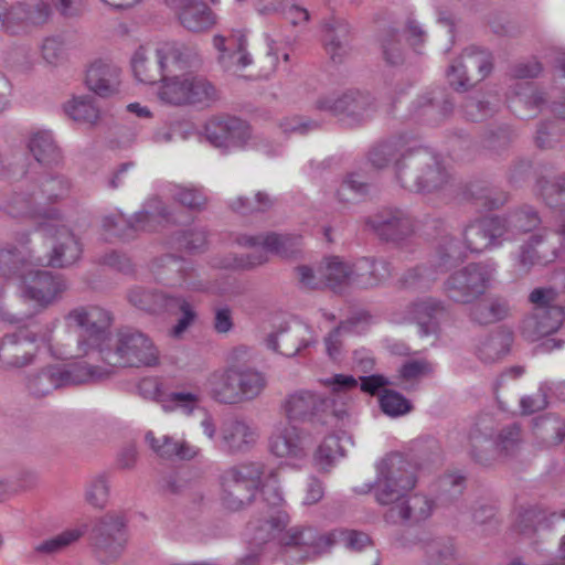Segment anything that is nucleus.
Returning a JSON list of instances; mask_svg holds the SVG:
<instances>
[{
  "label": "nucleus",
  "mask_w": 565,
  "mask_h": 565,
  "mask_svg": "<svg viewBox=\"0 0 565 565\" xmlns=\"http://www.w3.org/2000/svg\"><path fill=\"white\" fill-rule=\"evenodd\" d=\"M381 411L390 417H401L411 413L414 408L412 402L402 393L384 388L379 396Z\"/></svg>",
  "instance_id": "60"
},
{
  "label": "nucleus",
  "mask_w": 565,
  "mask_h": 565,
  "mask_svg": "<svg viewBox=\"0 0 565 565\" xmlns=\"http://www.w3.org/2000/svg\"><path fill=\"white\" fill-rule=\"evenodd\" d=\"M504 223V239L514 238L516 235L525 234L535 230L541 224V217L531 206H522L501 216Z\"/></svg>",
  "instance_id": "45"
},
{
  "label": "nucleus",
  "mask_w": 565,
  "mask_h": 565,
  "mask_svg": "<svg viewBox=\"0 0 565 565\" xmlns=\"http://www.w3.org/2000/svg\"><path fill=\"white\" fill-rule=\"evenodd\" d=\"M88 527L86 524H82L81 526L66 529L62 533L57 534L54 537L43 541L40 543L35 551L44 554H54L63 551L71 544L78 541L86 532Z\"/></svg>",
  "instance_id": "59"
},
{
  "label": "nucleus",
  "mask_w": 565,
  "mask_h": 565,
  "mask_svg": "<svg viewBox=\"0 0 565 565\" xmlns=\"http://www.w3.org/2000/svg\"><path fill=\"white\" fill-rule=\"evenodd\" d=\"M65 114L74 121L95 125L99 119V109L90 96L74 97L64 104Z\"/></svg>",
  "instance_id": "55"
},
{
  "label": "nucleus",
  "mask_w": 565,
  "mask_h": 565,
  "mask_svg": "<svg viewBox=\"0 0 565 565\" xmlns=\"http://www.w3.org/2000/svg\"><path fill=\"white\" fill-rule=\"evenodd\" d=\"M557 291L551 287L535 288L529 295L533 311L521 323L522 337L535 342L556 332L564 320V308L556 305Z\"/></svg>",
  "instance_id": "9"
},
{
  "label": "nucleus",
  "mask_w": 565,
  "mask_h": 565,
  "mask_svg": "<svg viewBox=\"0 0 565 565\" xmlns=\"http://www.w3.org/2000/svg\"><path fill=\"white\" fill-rule=\"evenodd\" d=\"M266 344L270 350L285 356H294L302 348L308 347V342L300 339L298 330H291L289 327H281L277 332L270 333Z\"/></svg>",
  "instance_id": "49"
},
{
  "label": "nucleus",
  "mask_w": 565,
  "mask_h": 565,
  "mask_svg": "<svg viewBox=\"0 0 565 565\" xmlns=\"http://www.w3.org/2000/svg\"><path fill=\"white\" fill-rule=\"evenodd\" d=\"M110 371L86 362L75 363L68 367L49 365L28 375L25 388L30 395L40 398L53 391L107 377Z\"/></svg>",
  "instance_id": "7"
},
{
  "label": "nucleus",
  "mask_w": 565,
  "mask_h": 565,
  "mask_svg": "<svg viewBox=\"0 0 565 565\" xmlns=\"http://www.w3.org/2000/svg\"><path fill=\"white\" fill-rule=\"evenodd\" d=\"M510 313L511 307L505 298L490 296L473 303L469 317L480 326H488L507 319Z\"/></svg>",
  "instance_id": "37"
},
{
  "label": "nucleus",
  "mask_w": 565,
  "mask_h": 565,
  "mask_svg": "<svg viewBox=\"0 0 565 565\" xmlns=\"http://www.w3.org/2000/svg\"><path fill=\"white\" fill-rule=\"evenodd\" d=\"M513 335L509 331L497 330L482 337L477 347L476 354L484 363H493L509 353Z\"/></svg>",
  "instance_id": "41"
},
{
  "label": "nucleus",
  "mask_w": 565,
  "mask_h": 565,
  "mask_svg": "<svg viewBox=\"0 0 565 565\" xmlns=\"http://www.w3.org/2000/svg\"><path fill=\"white\" fill-rule=\"evenodd\" d=\"M495 271L494 264L470 263L450 274L444 282V291L455 302L470 303L490 288Z\"/></svg>",
  "instance_id": "10"
},
{
  "label": "nucleus",
  "mask_w": 565,
  "mask_h": 565,
  "mask_svg": "<svg viewBox=\"0 0 565 565\" xmlns=\"http://www.w3.org/2000/svg\"><path fill=\"white\" fill-rule=\"evenodd\" d=\"M158 63L161 68H168L169 64L179 70L195 67L200 64L198 47L191 43L168 41L162 43L156 51Z\"/></svg>",
  "instance_id": "34"
},
{
  "label": "nucleus",
  "mask_w": 565,
  "mask_h": 565,
  "mask_svg": "<svg viewBox=\"0 0 565 565\" xmlns=\"http://www.w3.org/2000/svg\"><path fill=\"white\" fill-rule=\"evenodd\" d=\"M407 150L403 137H392L371 148L369 151V162L376 169L387 168L392 162L402 158L403 152Z\"/></svg>",
  "instance_id": "47"
},
{
  "label": "nucleus",
  "mask_w": 565,
  "mask_h": 565,
  "mask_svg": "<svg viewBox=\"0 0 565 565\" xmlns=\"http://www.w3.org/2000/svg\"><path fill=\"white\" fill-rule=\"evenodd\" d=\"M263 503L268 507V516L256 529L254 541L266 544L275 539V534L284 531L289 523V515L281 509L284 497L276 480H268L262 487Z\"/></svg>",
  "instance_id": "22"
},
{
  "label": "nucleus",
  "mask_w": 565,
  "mask_h": 565,
  "mask_svg": "<svg viewBox=\"0 0 565 565\" xmlns=\"http://www.w3.org/2000/svg\"><path fill=\"white\" fill-rule=\"evenodd\" d=\"M256 430L246 422L228 418L221 426L218 448L227 454L248 451L257 440Z\"/></svg>",
  "instance_id": "32"
},
{
  "label": "nucleus",
  "mask_w": 565,
  "mask_h": 565,
  "mask_svg": "<svg viewBox=\"0 0 565 565\" xmlns=\"http://www.w3.org/2000/svg\"><path fill=\"white\" fill-rule=\"evenodd\" d=\"M139 391L147 397L162 403L166 411H180L185 415H191L199 408L202 401V391L194 383L186 386L178 385L174 391L164 395L157 380L143 379L139 384Z\"/></svg>",
  "instance_id": "19"
},
{
  "label": "nucleus",
  "mask_w": 565,
  "mask_h": 565,
  "mask_svg": "<svg viewBox=\"0 0 565 565\" xmlns=\"http://www.w3.org/2000/svg\"><path fill=\"white\" fill-rule=\"evenodd\" d=\"M120 70L114 64L95 61L86 72L87 87L100 97H109L118 92Z\"/></svg>",
  "instance_id": "35"
},
{
  "label": "nucleus",
  "mask_w": 565,
  "mask_h": 565,
  "mask_svg": "<svg viewBox=\"0 0 565 565\" xmlns=\"http://www.w3.org/2000/svg\"><path fill=\"white\" fill-rule=\"evenodd\" d=\"M21 247L8 246L0 248V275L4 277L20 276L24 274L28 266H43L41 255L32 248L26 247L30 242L28 234H22L18 239Z\"/></svg>",
  "instance_id": "29"
},
{
  "label": "nucleus",
  "mask_w": 565,
  "mask_h": 565,
  "mask_svg": "<svg viewBox=\"0 0 565 565\" xmlns=\"http://www.w3.org/2000/svg\"><path fill=\"white\" fill-rule=\"evenodd\" d=\"M39 351L38 333L21 328L0 340V364L4 370L23 369L35 362Z\"/></svg>",
  "instance_id": "16"
},
{
  "label": "nucleus",
  "mask_w": 565,
  "mask_h": 565,
  "mask_svg": "<svg viewBox=\"0 0 565 565\" xmlns=\"http://www.w3.org/2000/svg\"><path fill=\"white\" fill-rule=\"evenodd\" d=\"M214 397L224 404L242 402L239 387V365L228 366L213 385Z\"/></svg>",
  "instance_id": "48"
},
{
  "label": "nucleus",
  "mask_w": 565,
  "mask_h": 565,
  "mask_svg": "<svg viewBox=\"0 0 565 565\" xmlns=\"http://www.w3.org/2000/svg\"><path fill=\"white\" fill-rule=\"evenodd\" d=\"M29 149L35 160L43 166L58 163L61 152L50 131H39L32 136Z\"/></svg>",
  "instance_id": "50"
},
{
  "label": "nucleus",
  "mask_w": 565,
  "mask_h": 565,
  "mask_svg": "<svg viewBox=\"0 0 565 565\" xmlns=\"http://www.w3.org/2000/svg\"><path fill=\"white\" fill-rule=\"evenodd\" d=\"M68 326H75L82 330L77 338L75 352L70 349L54 348L50 345L52 355L57 359L94 358L97 359L102 350L111 342L110 327L114 322L113 313L99 306H79L72 309L65 317Z\"/></svg>",
  "instance_id": "2"
},
{
  "label": "nucleus",
  "mask_w": 565,
  "mask_h": 565,
  "mask_svg": "<svg viewBox=\"0 0 565 565\" xmlns=\"http://www.w3.org/2000/svg\"><path fill=\"white\" fill-rule=\"evenodd\" d=\"M145 438L153 452L163 459L191 460L198 455L195 447L184 440H175L168 435L157 438L152 431H148Z\"/></svg>",
  "instance_id": "39"
},
{
  "label": "nucleus",
  "mask_w": 565,
  "mask_h": 565,
  "mask_svg": "<svg viewBox=\"0 0 565 565\" xmlns=\"http://www.w3.org/2000/svg\"><path fill=\"white\" fill-rule=\"evenodd\" d=\"M310 446L306 433L292 424L278 428L269 439L273 455L291 460L305 459Z\"/></svg>",
  "instance_id": "26"
},
{
  "label": "nucleus",
  "mask_w": 565,
  "mask_h": 565,
  "mask_svg": "<svg viewBox=\"0 0 565 565\" xmlns=\"http://www.w3.org/2000/svg\"><path fill=\"white\" fill-rule=\"evenodd\" d=\"M322 277L326 286L332 290L352 285L353 265L342 262L337 256L330 257L322 269Z\"/></svg>",
  "instance_id": "54"
},
{
  "label": "nucleus",
  "mask_w": 565,
  "mask_h": 565,
  "mask_svg": "<svg viewBox=\"0 0 565 565\" xmlns=\"http://www.w3.org/2000/svg\"><path fill=\"white\" fill-rule=\"evenodd\" d=\"M158 96L161 102L172 106L205 109L220 99V92L206 77L186 74L164 78Z\"/></svg>",
  "instance_id": "8"
},
{
  "label": "nucleus",
  "mask_w": 565,
  "mask_h": 565,
  "mask_svg": "<svg viewBox=\"0 0 565 565\" xmlns=\"http://www.w3.org/2000/svg\"><path fill=\"white\" fill-rule=\"evenodd\" d=\"M392 276L391 264L384 258L362 257L353 264L352 285L358 288H374Z\"/></svg>",
  "instance_id": "33"
},
{
  "label": "nucleus",
  "mask_w": 565,
  "mask_h": 565,
  "mask_svg": "<svg viewBox=\"0 0 565 565\" xmlns=\"http://www.w3.org/2000/svg\"><path fill=\"white\" fill-rule=\"evenodd\" d=\"M126 525L120 515L107 513L95 520L89 531V543L102 563L119 557L126 544Z\"/></svg>",
  "instance_id": "13"
},
{
  "label": "nucleus",
  "mask_w": 565,
  "mask_h": 565,
  "mask_svg": "<svg viewBox=\"0 0 565 565\" xmlns=\"http://www.w3.org/2000/svg\"><path fill=\"white\" fill-rule=\"evenodd\" d=\"M445 312L441 300L426 297L411 302L406 310V318L416 323L422 337L436 334L439 331V317Z\"/></svg>",
  "instance_id": "31"
},
{
  "label": "nucleus",
  "mask_w": 565,
  "mask_h": 565,
  "mask_svg": "<svg viewBox=\"0 0 565 565\" xmlns=\"http://www.w3.org/2000/svg\"><path fill=\"white\" fill-rule=\"evenodd\" d=\"M40 231L45 236L54 238L52 252L42 256L43 266L67 267L77 262L82 255V246L73 232L62 222L61 214L57 221L41 222Z\"/></svg>",
  "instance_id": "18"
},
{
  "label": "nucleus",
  "mask_w": 565,
  "mask_h": 565,
  "mask_svg": "<svg viewBox=\"0 0 565 565\" xmlns=\"http://www.w3.org/2000/svg\"><path fill=\"white\" fill-rule=\"evenodd\" d=\"M50 17V6L44 0H29L11 7L10 10L0 2V28L10 29L14 24L41 25Z\"/></svg>",
  "instance_id": "30"
},
{
  "label": "nucleus",
  "mask_w": 565,
  "mask_h": 565,
  "mask_svg": "<svg viewBox=\"0 0 565 565\" xmlns=\"http://www.w3.org/2000/svg\"><path fill=\"white\" fill-rule=\"evenodd\" d=\"M158 280L170 287H181L188 290L201 291L205 287L194 281V269L191 264L174 255H166L153 264Z\"/></svg>",
  "instance_id": "25"
},
{
  "label": "nucleus",
  "mask_w": 565,
  "mask_h": 565,
  "mask_svg": "<svg viewBox=\"0 0 565 565\" xmlns=\"http://www.w3.org/2000/svg\"><path fill=\"white\" fill-rule=\"evenodd\" d=\"M492 67V54L472 45L466 47L461 56L452 62L447 71V78L456 90L466 92L472 87L471 79L467 75L469 68H477L479 73L477 81H482L491 73Z\"/></svg>",
  "instance_id": "21"
},
{
  "label": "nucleus",
  "mask_w": 565,
  "mask_h": 565,
  "mask_svg": "<svg viewBox=\"0 0 565 565\" xmlns=\"http://www.w3.org/2000/svg\"><path fill=\"white\" fill-rule=\"evenodd\" d=\"M147 206L148 210L136 213L130 220L122 215L105 216L103 220L104 230L111 236L130 239L139 232H151L159 225L175 222L173 213L161 200L151 199Z\"/></svg>",
  "instance_id": "11"
},
{
  "label": "nucleus",
  "mask_w": 565,
  "mask_h": 565,
  "mask_svg": "<svg viewBox=\"0 0 565 565\" xmlns=\"http://www.w3.org/2000/svg\"><path fill=\"white\" fill-rule=\"evenodd\" d=\"M545 103V96L536 89L531 83L520 85V90L514 92V96L510 100V108L520 118L527 119L534 114L524 115L520 113V108L524 107L529 110H536Z\"/></svg>",
  "instance_id": "52"
},
{
  "label": "nucleus",
  "mask_w": 565,
  "mask_h": 565,
  "mask_svg": "<svg viewBox=\"0 0 565 565\" xmlns=\"http://www.w3.org/2000/svg\"><path fill=\"white\" fill-rule=\"evenodd\" d=\"M181 313L170 333L174 338L181 337L196 320L198 313L194 306L182 296H171L166 313Z\"/></svg>",
  "instance_id": "51"
},
{
  "label": "nucleus",
  "mask_w": 565,
  "mask_h": 565,
  "mask_svg": "<svg viewBox=\"0 0 565 565\" xmlns=\"http://www.w3.org/2000/svg\"><path fill=\"white\" fill-rule=\"evenodd\" d=\"M4 211L12 217L35 220L39 227L41 222L57 221L60 215L58 209L44 207L33 189L12 194L4 204Z\"/></svg>",
  "instance_id": "27"
},
{
  "label": "nucleus",
  "mask_w": 565,
  "mask_h": 565,
  "mask_svg": "<svg viewBox=\"0 0 565 565\" xmlns=\"http://www.w3.org/2000/svg\"><path fill=\"white\" fill-rule=\"evenodd\" d=\"M204 136L215 148L243 149L252 138V127L239 117L221 114L206 120Z\"/></svg>",
  "instance_id": "15"
},
{
  "label": "nucleus",
  "mask_w": 565,
  "mask_h": 565,
  "mask_svg": "<svg viewBox=\"0 0 565 565\" xmlns=\"http://www.w3.org/2000/svg\"><path fill=\"white\" fill-rule=\"evenodd\" d=\"M343 449L340 445L339 437L334 435L327 436L319 445L313 455L315 465L324 472H328L333 466L337 458L342 457Z\"/></svg>",
  "instance_id": "61"
},
{
  "label": "nucleus",
  "mask_w": 565,
  "mask_h": 565,
  "mask_svg": "<svg viewBox=\"0 0 565 565\" xmlns=\"http://www.w3.org/2000/svg\"><path fill=\"white\" fill-rule=\"evenodd\" d=\"M557 520V512H547L542 505L534 504L520 509L514 526L521 534L531 535L539 529H551Z\"/></svg>",
  "instance_id": "40"
},
{
  "label": "nucleus",
  "mask_w": 565,
  "mask_h": 565,
  "mask_svg": "<svg viewBox=\"0 0 565 565\" xmlns=\"http://www.w3.org/2000/svg\"><path fill=\"white\" fill-rule=\"evenodd\" d=\"M454 104L447 97L444 89H435L427 95L420 96L415 105L416 116H425L430 113H438L441 116H447L452 111Z\"/></svg>",
  "instance_id": "56"
},
{
  "label": "nucleus",
  "mask_w": 565,
  "mask_h": 565,
  "mask_svg": "<svg viewBox=\"0 0 565 565\" xmlns=\"http://www.w3.org/2000/svg\"><path fill=\"white\" fill-rule=\"evenodd\" d=\"M353 39L352 28L345 20L332 18L323 23V47L333 62L341 63L351 53Z\"/></svg>",
  "instance_id": "28"
},
{
  "label": "nucleus",
  "mask_w": 565,
  "mask_h": 565,
  "mask_svg": "<svg viewBox=\"0 0 565 565\" xmlns=\"http://www.w3.org/2000/svg\"><path fill=\"white\" fill-rule=\"evenodd\" d=\"M397 183L411 192H433L448 182L439 157L427 148H407L395 163Z\"/></svg>",
  "instance_id": "3"
},
{
  "label": "nucleus",
  "mask_w": 565,
  "mask_h": 565,
  "mask_svg": "<svg viewBox=\"0 0 565 565\" xmlns=\"http://www.w3.org/2000/svg\"><path fill=\"white\" fill-rule=\"evenodd\" d=\"M213 44L221 53L220 61L222 63H225L227 58L233 64L242 67H246L252 63V58L245 50L246 39L242 32H235L228 36L215 35Z\"/></svg>",
  "instance_id": "42"
},
{
  "label": "nucleus",
  "mask_w": 565,
  "mask_h": 565,
  "mask_svg": "<svg viewBox=\"0 0 565 565\" xmlns=\"http://www.w3.org/2000/svg\"><path fill=\"white\" fill-rule=\"evenodd\" d=\"M493 440L500 459L514 456L522 443L521 426L514 423L503 427Z\"/></svg>",
  "instance_id": "62"
},
{
  "label": "nucleus",
  "mask_w": 565,
  "mask_h": 565,
  "mask_svg": "<svg viewBox=\"0 0 565 565\" xmlns=\"http://www.w3.org/2000/svg\"><path fill=\"white\" fill-rule=\"evenodd\" d=\"M278 535V542L285 556L291 563L312 561L326 553L333 541L330 535H322L311 526H294Z\"/></svg>",
  "instance_id": "12"
},
{
  "label": "nucleus",
  "mask_w": 565,
  "mask_h": 565,
  "mask_svg": "<svg viewBox=\"0 0 565 565\" xmlns=\"http://www.w3.org/2000/svg\"><path fill=\"white\" fill-rule=\"evenodd\" d=\"M382 56L388 65H398L404 61L401 40L397 30L388 28L379 35Z\"/></svg>",
  "instance_id": "63"
},
{
  "label": "nucleus",
  "mask_w": 565,
  "mask_h": 565,
  "mask_svg": "<svg viewBox=\"0 0 565 565\" xmlns=\"http://www.w3.org/2000/svg\"><path fill=\"white\" fill-rule=\"evenodd\" d=\"M466 196L477 207L486 211L499 210L509 201V193L486 181H475L466 190Z\"/></svg>",
  "instance_id": "38"
},
{
  "label": "nucleus",
  "mask_w": 565,
  "mask_h": 565,
  "mask_svg": "<svg viewBox=\"0 0 565 565\" xmlns=\"http://www.w3.org/2000/svg\"><path fill=\"white\" fill-rule=\"evenodd\" d=\"M415 466L401 454H392L377 465V477L367 491L373 490L375 500L391 505L384 513L390 524H418L427 520L434 510V501L425 494L406 495L415 488Z\"/></svg>",
  "instance_id": "1"
},
{
  "label": "nucleus",
  "mask_w": 565,
  "mask_h": 565,
  "mask_svg": "<svg viewBox=\"0 0 565 565\" xmlns=\"http://www.w3.org/2000/svg\"><path fill=\"white\" fill-rule=\"evenodd\" d=\"M242 246L253 248L246 254L245 259L241 258L238 266L252 268L268 260L267 254L273 253L282 257H289L297 252L301 236L291 234L268 233L265 235H241L236 238Z\"/></svg>",
  "instance_id": "14"
},
{
  "label": "nucleus",
  "mask_w": 565,
  "mask_h": 565,
  "mask_svg": "<svg viewBox=\"0 0 565 565\" xmlns=\"http://www.w3.org/2000/svg\"><path fill=\"white\" fill-rule=\"evenodd\" d=\"M179 20L191 32H203L215 24V17L212 10L199 0H190L181 9Z\"/></svg>",
  "instance_id": "43"
},
{
  "label": "nucleus",
  "mask_w": 565,
  "mask_h": 565,
  "mask_svg": "<svg viewBox=\"0 0 565 565\" xmlns=\"http://www.w3.org/2000/svg\"><path fill=\"white\" fill-rule=\"evenodd\" d=\"M282 415L292 423L335 426L347 415L345 404L310 390H297L281 401Z\"/></svg>",
  "instance_id": "4"
},
{
  "label": "nucleus",
  "mask_w": 565,
  "mask_h": 565,
  "mask_svg": "<svg viewBox=\"0 0 565 565\" xmlns=\"http://www.w3.org/2000/svg\"><path fill=\"white\" fill-rule=\"evenodd\" d=\"M32 189L35 190L38 199L43 202V206L50 207L49 204L67 194L70 183L61 175H45L41 178L39 184L32 185Z\"/></svg>",
  "instance_id": "53"
},
{
  "label": "nucleus",
  "mask_w": 565,
  "mask_h": 565,
  "mask_svg": "<svg viewBox=\"0 0 565 565\" xmlns=\"http://www.w3.org/2000/svg\"><path fill=\"white\" fill-rule=\"evenodd\" d=\"M131 66L136 78L140 83L154 84L160 81L163 84V79L168 78V76H163L166 68H161L158 62L157 65H149L146 51L142 46L135 52Z\"/></svg>",
  "instance_id": "57"
},
{
  "label": "nucleus",
  "mask_w": 565,
  "mask_h": 565,
  "mask_svg": "<svg viewBox=\"0 0 565 565\" xmlns=\"http://www.w3.org/2000/svg\"><path fill=\"white\" fill-rule=\"evenodd\" d=\"M545 235L535 234L521 247L516 256V267L522 274H527L535 265H546L556 258V248H544Z\"/></svg>",
  "instance_id": "36"
},
{
  "label": "nucleus",
  "mask_w": 565,
  "mask_h": 565,
  "mask_svg": "<svg viewBox=\"0 0 565 565\" xmlns=\"http://www.w3.org/2000/svg\"><path fill=\"white\" fill-rule=\"evenodd\" d=\"M264 473L265 466L258 461H245L223 470L218 476L222 505L230 511H239L249 505Z\"/></svg>",
  "instance_id": "6"
},
{
  "label": "nucleus",
  "mask_w": 565,
  "mask_h": 565,
  "mask_svg": "<svg viewBox=\"0 0 565 565\" xmlns=\"http://www.w3.org/2000/svg\"><path fill=\"white\" fill-rule=\"evenodd\" d=\"M365 225L385 242H401L415 231V222L409 213L392 206L383 207L367 216Z\"/></svg>",
  "instance_id": "20"
},
{
  "label": "nucleus",
  "mask_w": 565,
  "mask_h": 565,
  "mask_svg": "<svg viewBox=\"0 0 565 565\" xmlns=\"http://www.w3.org/2000/svg\"><path fill=\"white\" fill-rule=\"evenodd\" d=\"M95 361L116 367L156 366L159 350L147 334L126 328L117 331L115 343L109 342Z\"/></svg>",
  "instance_id": "5"
},
{
  "label": "nucleus",
  "mask_w": 565,
  "mask_h": 565,
  "mask_svg": "<svg viewBox=\"0 0 565 565\" xmlns=\"http://www.w3.org/2000/svg\"><path fill=\"white\" fill-rule=\"evenodd\" d=\"M21 278L23 295L43 307L54 302L67 289L64 278L49 270L29 269Z\"/></svg>",
  "instance_id": "23"
},
{
  "label": "nucleus",
  "mask_w": 565,
  "mask_h": 565,
  "mask_svg": "<svg viewBox=\"0 0 565 565\" xmlns=\"http://www.w3.org/2000/svg\"><path fill=\"white\" fill-rule=\"evenodd\" d=\"M172 295L156 289L135 287L128 294L129 302L136 308L149 313H166Z\"/></svg>",
  "instance_id": "46"
},
{
  "label": "nucleus",
  "mask_w": 565,
  "mask_h": 565,
  "mask_svg": "<svg viewBox=\"0 0 565 565\" xmlns=\"http://www.w3.org/2000/svg\"><path fill=\"white\" fill-rule=\"evenodd\" d=\"M468 440V454L476 463L491 466L500 459L494 440L478 426L471 428Z\"/></svg>",
  "instance_id": "44"
},
{
  "label": "nucleus",
  "mask_w": 565,
  "mask_h": 565,
  "mask_svg": "<svg viewBox=\"0 0 565 565\" xmlns=\"http://www.w3.org/2000/svg\"><path fill=\"white\" fill-rule=\"evenodd\" d=\"M504 228V223L499 215L482 217L468 224L463 230L467 249L471 253H482L500 246L505 237Z\"/></svg>",
  "instance_id": "24"
},
{
  "label": "nucleus",
  "mask_w": 565,
  "mask_h": 565,
  "mask_svg": "<svg viewBox=\"0 0 565 565\" xmlns=\"http://www.w3.org/2000/svg\"><path fill=\"white\" fill-rule=\"evenodd\" d=\"M316 107L321 111L348 119L352 125L369 120L375 113L373 97L359 90H349L338 97H321L317 100Z\"/></svg>",
  "instance_id": "17"
},
{
  "label": "nucleus",
  "mask_w": 565,
  "mask_h": 565,
  "mask_svg": "<svg viewBox=\"0 0 565 565\" xmlns=\"http://www.w3.org/2000/svg\"><path fill=\"white\" fill-rule=\"evenodd\" d=\"M535 192L550 207H558L565 201V172L553 181L541 177L536 180Z\"/></svg>",
  "instance_id": "58"
},
{
  "label": "nucleus",
  "mask_w": 565,
  "mask_h": 565,
  "mask_svg": "<svg viewBox=\"0 0 565 565\" xmlns=\"http://www.w3.org/2000/svg\"><path fill=\"white\" fill-rule=\"evenodd\" d=\"M266 386V379L263 373L239 366V387L242 391V401L257 397Z\"/></svg>",
  "instance_id": "64"
}]
</instances>
